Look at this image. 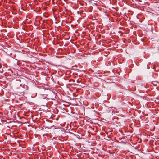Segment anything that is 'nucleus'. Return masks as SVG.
Returning <instances> with one entry per match:
<instances>
[{"mask_svg":"<svg viewBox=\"0 0 159 159\" xmlns=\"http://www.w3.org/2000/svg\"><path fill=\"white\" fill-rule=\"evenodd\" d=\"M19 140H17V142H18V143H19Z\"/></svg>","mask_w":159,"mask_h":159,"instance_id":"4","label":"nucleus"},{"mask_svg":"<svg viewBox=\"0 0 159 159\" xmlns=\"http://www.w3.org/2000/svg\"><path fill=\"white\" fill-rule=\"evenodd\" d=\"M114 140H115V142H116L118 143H120L121 142H124L125 143V141H119L118 140H116V139Z\"/></svg>","mask_w":159,"mask_h":159,"instance_id":"2","label":"nucleus"},{"mask_svg":"<svg viewBox=\"0 0 159 159\" xmlns=\"http://www.w3.org/2000/svg\"><path fill=\"white\" fill-rule=\"evenodd\" d=\"M95 143L92 141L91 140H89L86 143V144L89 146H94L95 145Z\"/></svg>","mask_w":159,"mask_h":159,"instance_id":"1","label":"nucleus"},{"mask_svg":"<svg viewBox=\"0 0 159 159\" xmlns=\"http://www.w3.org/2000/svg\"><path fill=\"white\" fill-rule=\"evenodd\" d=\"M125 141L126 142H127V141H126V140H125Z\"/></svg>","mask_w":159,"mask_h":159,"instance_id":"5","label":"nucleus"},{"mask_svg":"<svg viewBox=\"0 0 159 159\" xmlns=\"http://www.w3.org/2000/svg\"><path fill=\"white\" fill-rule=\"evenodd\" d=\"M139 151H140H140H141L140 149V150H139Z\"/></svg>","mask_w":159,"mask_h":159,"instance_id":"6","label":"nucleus"},{"mask_svg":"<svg viewBox=\"0 0 159 159\" xmlns=\"http://www.w3.org/2000/svg\"><path fill=\"white\" fill-rule=\"evenodd\" d=\"M141 142V141H139V142L140 143Z\"/></svg>","mask_w":159,"mask_h":159,"instance_id":"3","label":"nucleus"}]
</instances>
